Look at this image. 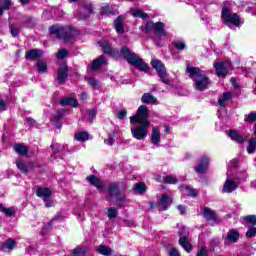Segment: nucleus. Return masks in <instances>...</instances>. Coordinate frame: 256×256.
<instances>
[{
  "label": "nucleus",
  "mask_w": 256,
  "mask_h": 256,
  "mask_svg": "<svg viewBox=\"0 0 256 256\" xmlns=\"http://www.w3.org/2000/svg\"><path fill=\"white\" fill-rule=\"evenodd\" d=\"M99 45L102 47L106 55H110L114 59H120L122 55L127 63L133 65V67H136V69H139V71H144V73L149 72V65L143 62V59H141L135 53L131 52V49H129L127 46L122 47L121 51L119 52V50L116 48L111 47L109 41L105 39L101 40Z\"/></svg>",
  "instance_id": "nucleus-1"
},
{
  "label": "nucleus",
  "mask_w": 256,
  "mask_h": 256,
  "mask_svg": "<svg viewBox=\"0 0 256 256\" xmlns=\"http://www.w3.org/2000/svg\"><path fill=\"white\" fill-rule=\"evenodd\" d=\"M149 117V108L145 105L139 106L136 115L130 117L132 137L138 141H143L149 135V127L151 122L147 120ZM138 123V124H134Z\"/></svg>",
  "instance_id": "nucleus-2"
},
{
  "label": "nucleus",
  "mask_w": 256,
  "mask_h": 256,
  "mask_svg": "<svg viewBox=\"0 0 256 256\" xmlns=\"http://www.w3.org/2000/svg\"><path fill=\"white\" fill-rule=\"evenodd\" d=\"M186 71L189 73V77L195 81L197 91H205L211 85V80L201 69L187 66Z\"/></svg>",
  "instance_id": "nucleus-3"
},
{
  "label": "nucleus",
  "mask_w": 256,
  "mask_h": 256,
  "mask_svg": "<svg viewBox=\"0 0 256 256\" xmlns=\"http://www.w3.org/2000/svg\"><path fill=\"white\" fill-rule=\"evenodd\" d=\"M51 35H55L58 39H62L63 41H69L72 37H77L79 35V31L71 26H52L49 29Z\"/></svg>",
  "instance_id": "nucleus-4"
},
{
  "label": "nucleus",
  "mask_w": 256,
  "mask_h": 256,
  "mask_svg": "<svg viewBox=\"0 0 256 256\" xmlns=\"http://www.w3.org/2000/svg\"><path fill=\"white\" fill-rule=\"evenodd\" d=\"M221 21H223L224 25L231 29V26L241 27L243 25V20L241 16L237 13H231V10L227 7H223L221 11Z\"/></svg>",
  "instance_id": "nucleus-5"
},
{
  "label": "nucleus",
  "mask_w": 256,
  "mask_h": 256,
  "mask_svg": "<svg viewBox=\"0 0 256 256\" xmlns=\"http://www.w3.org/2000/svg\"><path fill=\"white\" fill-rule=\"evenodd\" d=\"M142 32L149 33L154 31V41H157V37H167V31H165V24L163 22L148 21L145 26L141 27Z\"/></svg>",
  "instance_id": "nucleus-6"
},
{
  "label": "nucleus",
  "mask_w": 256,
  "mask_h": 256,
  "mask_svg": "<svg viewBox=\"0 0 256 256\" xmlns=\"http://www.w3.org/2000/svg\"><path fill=\"white\" fill-rule=\"evenodd\" d=\"M52 193L53 192H51V189L49 188L39 187L36 190L37 197L44 200L45 207H53V200L51 199Z\"/></svg>",
  "instance_id": "nucleus-7"
},
{
  "label": "nucleus",
  "mask_w": 256,
  "mask_h": 256,
  "mask_svg": "<svg viewBox=\"0 0 256 256\" xmlns=\"http://www.w3.org/2000/svg\"><path fill=\"white\" fill-rule=\"evenodd\" d=\"M202 215L204 219H206L208 225H211L212 227H215V225H218L219 218L217 217V214L211 208L205 207L202 209Z\"/></svg>",
  "instance_id": "nucleus-8"
},
{
  "label": "nucleus",
  "mask_w": 256,
  "mask_h": 256,
  "mask_svg": "<svg viewBox=\"0 0 256 256\" xmlns=\"http://www.w3.org/2000/svg\"><path fill=\"white\" fill-rule=\"evenodd\" d=\"M214 67L216 69V74L218 75V77H225V75H227V73L231 69V62H217L216 64H214Z\"/></svg>",
  "instance_id": "nucleus-9"
},
{
  "label": "nucleus",
  "mask_w": 256,
  "mask_h": 256,
  "mask_svg": "<svg viewBox=\"0 0 256 256\" xmlns=\"http://www.w3.org/2000/svg\"><path fill=\"white\" fill-rule=\"evenodd\" d=\"M151 65L153 69L157 71V75L159 77H166L167 76V69L165 68V64L161 62L159 59H153L151 61Z\"/></svg>",
  "instance_id": "nucleus-10"
},
{
  "label": "nucleus",
  "mask_w": 256,
  "mask_h": 256,
  "mask_svg": "<svg viewBox=\"0 0 256 256\" xmlns=\"http://www.w3.org/2000/svg\"><path fill=\"white\" fill-rule=\"evenodd\" d=\"M17 247V241L13 238H8L6 241L2 242L0 245V251H4V253H9V251H13Z\"/></svg>",
  "instance_id": "nucleus-11"
},
{
  "label": "nucleus",
  "mask_w": 256,
  "mask_h": 256,
  "mask_svg": "<svg viewBox=\"0 0 256 256\" xmlns=\"http://www.w3.org/2000/svg\"><path fill=\"white\" fill-rule=\"evenodd\" d=\"M207 169H209V157L204 155L201 157L199 164L196 166V173H206Z\"/></svg>",
  "instance_id": "nucleus-12"
},
{
  "label": "nucleus",
  "mask_w": 256,
  "mask_h": 256,
  "mask_svg": "<svg viewBox=\"0 0 256 256\" xmlns=\"http://www.w3.org/2000/svg\"><path fill=\"white\" fill-rule=\"evenodd\" d=\"M81 11H84V13H80V19H87L93 13V4L89 1H84Z\"/></svg>",
  "instance_id": "nucleus-13"
},
{
  "label": "nucleus",
  "mask_w": 256,
  "mask_h": 256,
  "mask_svg": "<svg viewBox=\"0 0 256 256\" xmlns=\"http://www.w3.org/2000/svg\"><path fill=\"white\" fill-rule=\"evenodd\" d=\"M239 185L237 182L233 181V179H226L224 186L222 188L223 193H233V191H236Z\"/></svg>",
  "instance_id": "nucleus-14"
},
{
  "label": "nucleus",
  "mask_w": 256,
  "mask_h": 256,
  "mask_svg": "<svg viewBox=\"0 0 256 256\" xmlns=\"http://www.w3.org/2000/svg\"><path fill=\"white\" fill-rule=\"evenodd\" d=\"M179 245H181L187 253H191V251L193 250V246L189 241V237H186V234H183V232L180 233Z\"/></svg>",
  "instance_id": "nucleus-15"
},
{
  "label": "nucleus",
  "mask_w": 256,
  "mask_h": 256,
  "mask_svg": "<svg viewBox=\"0 0 256 256\" xmlns=\"http://www.w3.org/2000/svg\"><path fill=\"white\" fill-rule=\"evenodd\" d=\"M173 199L171 196L164 194L158 202L159 211H167V205H171Z\"/></svg>",
  "instance_id": "nucleus-16"
},
{
  "label": "nucleus",
  "mask_w": 256,
  "mask_h": 256,
  "mask_svg": "<svg viewBox=\"0 0 256 256\" xmlns=\"http://www.w3.org/2000/svg\"><path fill=\"white\" fill-rule=\"evenodd\" d=\"M39 57H43V50H40V49L28 50L25 55V59H31L32 61H35V59H39Z\"/></svg>",
  "instance_id": "nucleus-17"
},
{
  "label": "nucleus",
  "mask_w": 256,
  "mask_h": 256,
  "mask_svg": "<svg viewBox=\"0 0 256 256\" xmlns=\"http://www.w3.org/2000/svg\"><path fill=\"white\" fill-rule=\"evenodd\" d=\"M239 231L235 230V229H231L227 232L226 235V241L228 243H237L239 241Z\"/></svg>",
  "instance_id": "nucleus-18"
},
{
  "label": "nucleus",
  "mask_w": 256,
  "mask_h": 256,
  "mask_svg": "<svg viewBox=\"0 0 256 256\" xmlns=\"http://www.w3.org/2000/svg\"><path fill=\"white\" fill-rule=\"evenodd\" d=\"M151 143H153V145H159V143H161V131L157 126H153L152 128Z\"/></svg>",
  "instance_id": "nucleus-19"
},
{
  "label": "nucleus",
  "mask_w": 256,
  "mask_h": 256,
  "mask_svg": "<svg viewBox=\"0 0 256 256\" xmlns=\"http://www.w3.org/2000/svg\"><path fill=\"white\" fill-rule=\"evenodd\" d=\"M69 73V69L67 68V66H61L58 69V81L61 85H63V83H65V81H67V77Z\"/></svg>",
  "instance_id": "nucleus-20"
},
{
  "label": "nucleus",
  "mask_w": 256,
  "mask_h": 256,
  "mask_svg": "<svg viewBox=\"0 0 256 256\" xmlns=\"http://www.w3.org/2000/svg\"><path fill=\"white\" fill-rule=\"evenodd\" d=\"M60 105H62V107H65L67 105H69L70 107H79V101H77V98L65 97L60 101Z\"/></svg>",
  "instance_id": "nucleus-21"
},
{
  "label": "nucleus",
  "mask_w": 256,
  "mask_h": 256,
  "mask_svg": "<svg viewBox=\"0 0 256 256\" xmlns=\"http://www.w3.org/2000/svg\"><path fill=\"white\" fill-rule=\"evenodd\" d=\"M242 225L248 227V225H252V227H256V215H247L240 219Z\"/></svg>",
  "instance_id": "nucleus-22"
},
{
  "label": "nucleus",
  "mask_w": 256,
  "mask_h": 256,
  "mask_svg": "<svg viewBox=\"0 0 256 256\" xmlns=\"http://www.w3.org/2000/svg\"><path fill=\"white\" fill-rule=\"evenodd\" d=\"M231 99H232L231 92H224L222 96H220V98L218 99V105L220 107H227V103H229Z\"/></svg>",
  "instance_id": "nucleus-23"
},
{
  "label": "nucleus",
  "mask_w": 256,
  "mask_h": 256,
  "mask_svg": "<svg viewBox=\"0 0 256 256\" xmlns=\"http://www.w3.org/2000/svg\"><path fill=\"white\" fill-rule=\"evenodd\" d=\"M141 101L146 105H155V103H157V99L151 93H144L141 97Z\"/></svg>",
  "instance_id": "nucleus-24"
},
{
  "label": "nucleus",
  "mask_w": 256,
  "mask_h": 256,
  "mask_svg": "<svg viewBox=\"0 0 256 256\" xmlns=\"http://www.w3.org/2000/svg\"><path fill=\"white\" fill-rule=\"evenodd\" d=\"M228 135H229L230 139H232V141H235V143H244L245 142V138H243V135L239 134V132H237V130H230L228 132Z\"/></svg>",
  "instance_id": "nucleus-25"
},
{
  "label": "nucleus",
  "mask_w": 256,
  "mask_h": 256,
  "mask_svg": "<svg viewBox=\"0 0 256 256\" xmlns=\"http://www.w3.org/2000/svg\"><path fill=\"white\" fill-rule=\"evenodd\" d=\"M108 193L111 197H117L121 193V189L117 183L112 182L108 186Z\"/></svg>",
  "instance_id": "nucleus-26"
},
{
  "label": "nucleus",
  "mask_w": 256,
  "mask_h": 256,
  "mask_svg": "<svg viewBox=\"0 0 256 256\" xmlns=\"http://www.w3.org/2000/svg\"><path fill=\"white\" fill-rule=\"evenodd\" d=\"M87 181L90 185L97 187V189H103V182L99 180L95 175L87 176Z\"/></svg>",
  "instance_id": "nucleus-27"
},
{
  "label": "nucleus",
  "mask_w": 256,
  "mask_h": 256,
  "mask_svg": "<svg viewBox=\"0 0 256 256\" xmlns=\"http://www.w3.org/2000/svg\"><path fill=\"white\" fill-rule=\"evenodd\" d=\"M106 63H107V60L105 59V56L98 57L97 59H95L92 62V69H93V71H97V69H100Z\"/></svg>",
  "instance_id": "nucleus-28"
},
{
  "label": "nucleus",
  "mask_w": 256,
  "mask_h": 256,
  "mask_svg": "<svg viewBox=\"0 0 256 256\" xmlns=\"http://www.w3.org/2000/svg\"><path fill=\"white\" fill-rule=\"evenodd\" d=\"M13 149L16 153H18V155H21L22 157H25V155L29 153V149H27L23 144H15Z\"/></svg>",
  "instance_id": "nucleus-29"
},
{
  "label": "nucleus",
  "mask_w": 256,
  "mask_h": 256,
  "mask_svg": "<svg viewBox=\"0 0 256 256\" xmlns=\"http://www.w3.org/2000/svg\"><path fill=\"white\" fill-rule=\"evenodd\" d=\"M114 27L117 33H124L125 29H123V17L119 16L114 21Z\"/></svg>",
  "instance_id": "nucleus-30"
},
{
  "label": "nucleus",
  "mask_w": 256,
  "mask_h": 256,
  "mask_svg": "<svg viewBox=\"0 0 256 256\" xmlns=\"http://www.w3.org/2000/svg\"><path fill=\"white\" fill-rule=\"evenodd\" d=\"M0 213H4V215H7V217H12V215H15V208H7L5 205L0 204Z\"/></svg>",
  "instance_id": "nucleus-31"
},
{
  "label": "nucleus",
  "mask_w": 256,
  "mask_h": 256,
  "mask_svg": "<svg viewBox=\"0 0 256 256\" xmlns=\"http://www.w3.org/2000/svg\"><path fill=\"white\" fill-rule=\"evenodd\" d=\"M74 137H75L76 141H80L81 143H83L85 141H89V134L84 131L76 132Z\"/></svg>",
  "instance_id": "nucleus-32"
},
{
  "label": "nucleus",
  "mask_w": 256,
  "mask_h": 256,
  "mask_svg": "<svg viewBox=\"0 0 256 256\" xmlns=\"http://www.w3.org/2000/svg\"><path fill=\"white\" fill-rule=\"evenodd\" d=\"M131 13H132L133 17H139L140 19H147L149 17V15L147 13L143 12L139 8L132 9Z\"/></svg>",
  "instance_id": "nucleus-33"
},
{
  "label": "nucleus",
  "mask_w": 256,
  "mask_h": 256,
  "mask_svg": "<svg viewBox=\"0 0 256 256\" xmlns=\"http://www.w3.org/2000/svg\"><path fill=\"white\" fill-rule=\"evenodd\" d=\"M97 251L100 253V255L109 256L113 253V250L109 246L100 245L97 248Z\"/></svg>",
  "instance_id": "nucleus-34"
},
{
  "label": "nucleus",
  "mask_w": 256,
  "mask_h": 256,
  "mask_svg": "<svg viewBox=\"0 0 256 256\" xmlns=\"http://www.w3.org/2000/svg\"><path fill=\"white\" fill-rule=\"evenodd\" d=\"M16 167H18L19 171H21V173H24L25 175L29 173V167L27 166V164H25V162H23V160H16Z\"/></svg>",
  "instance_id": "nucleus-35"
},
{
  "label": "nucleus",
  "mask_w": 256,
  "mask_h": 256,
  "mask_svg": "<svg viewBox=\"0 0 256 256\" xmlns=\"http://www.w3.org/2000/svg\"><path fill=\"white\" fill-rule=\"evenodd\" d=\"M255 150H256V138H251L248 141L247 153L249 155H252V153H255Z\"/></svg>",
  "instance_id": "nucleus-36"
},
{
  "label": "nucleus",
  "mask_w": 256,
  "mask_h": 256,
  "mask_svg": "<svg viewBox=\"0 0 256 256\" xmlns=\"http://www.w3.org/2000/svg\"><path fill=\"white\" fill-rule=\"evenodd\" d=\"M36 66L39 73H47V62L44 60H38Z\"/></svg>",
  "instance_id": "nucleus-37"
},
{
  "label": "nucleus",
  "mask_w": 256,
  "mask_h": 256,
  "mask_svg": "<svg viewBox=\"0 0 256 256\" xmlns=\"http://www.w3.org/2000/svg\"><path fill=\"white\" fill-rule=\"evenodd\" d=\"M173 45H174L175 49H177L178 51H183L187 47V44L185 43V40H183V39L174 41Z\"/></svg>",
  "instance_id": "nucleus-38"
},
{
  "label": "nucleus",
  "mask_w": 256,
  "mask_h": 256,
  "mask_svg": "<svg viewBox=\"0 0 256 256\" xmlns=\"http://www.w3.org/2000/svg\"><path fill=\"white\" fill-rule=\"evenodd\" d=\"M221 245V240L219 238H212L209 241V250L215 251V248L219 247Z\"/></svg>",
  "instance_id": "nucleus-39"
},
{
  "label": "nucleus",
  "mask_w": 256,
  "mask_h": 256,
  "mask_svg": "<svg viewBox=\"0 0 256 256\" xmlns=\"http://www.w3.org/2000/svg\"><path fill=\"white\" fill-rule=\"evenodd\" d=\"M182 189L186 192V195H189L190 197H197L199 192L195 188H191L189 186H183Z\"/></svg>",
  "instance_id": "nucleus-40"
},
{
  "label": "nucleus",
  "mask_w": 256,
  "mask_h": 256,
  "mask_svg": "<svg viewBox=\"0 0 256 256\" xmlns=\"http://www.w3.org/2000/svg\"><path fill=\"white\" fill-rule=\"evenodd\" d=\"M85 253H87V249L81 246H78L72 250V256H85Z\"/></svg>",
  "instance_id": "nucleus-41"
},
{
  "label": "nucleus",
  "mask_w": 256,
  "mask_h": 256,
  "mask_svg": "<svg viewBox=\"0 0 256 256\" xmlns=\"http://www.w3.org/2000/svg\"><path fill=\"white\" fill-rule=\"evenodd\" d=\"M145 189H146V186H145V183L143 182H139L134 185V192L138 193L139 195H141L142 193H145Z\"/></svg>",
  "instance_id": "nucleus-42"
},
{
  "label": "nucleus",
  "mask_w": 256,
  "mask_h": 256,
  "mask_svg": "<svg viewBox=\"0 0 256 256\" xmlns=\"http://www.w3.org/2000/svg\"><path fill=\"white\" fill-rule=\"evenodd\" d=\"M101 15H115V10L109 5L103 6L100 10Z\"/></svg>",
  "instance_id": "nucleus-43"
},
{
  "label": "nucleus",
  "mask_w": 256,
  "mask_h": 256,
  "mask_svg": "<svg viewBox=\"0 0 256 256\" xmlns=\"http://www.w3.org/2000/svg\"><path fill=\"white\" fill-rule=\"evenodd\" d=\"M244 121H246L247 123H255L256 111H252L249 114L245 115Z\"/></svg>",
  "instance_id": "nucleus-44"
},
{
  "label": "nucleus",
  "mask_w": 256,
  "mask_h": 256,
  "mask_svg": "<svg viewBox=\"0 0 256 256\" xmlns=\"http://www.w3.org/2000/svg\"><path fill=\"white\" fill-rule=\"evenodd\" d=\"M34 25H35V19L31 17H25L22 22L23 27H34Z\"/></svg>",
  "instance_id": "nucleus-45"
},
{
  "label": "nucleus",
  "mask_w": 256,
  "mask_h": 256,
  "mask_svg": "<svg viewBox=\"0 0 256 256\" xmlns=\"http://www.w3.org/2000/svg\"><path fill=\"white\" fill-rule=\"evenodd\" d=\"M164 183H168L170 185H175V183H178L179 179H177L176 176L168 175L163 178Z\"/></svg>",
  "instance_id": "nucleus-46"
},
{
  "label": "nucleus",
  "mask_w": 256,
  "mask_h": 256,
  "mask_svg": "<svg viewBox=\"0 0 256 256\" xmlns=\"http://www.w3.org/2000/svg\"><path fill=\"white\" fill-rule=\"evenodd\" d=\"M247 239H253V237H256V227L250 226L248 227V230L246 232Z\"/></svg>",
  "instance_id": "nucleus-47"
},
{
  "label": "nucleus",
  "mask_w": 256,
  "mask_h": 256,
  "mask_svg": "<svg viewBox=\"0 0 256 256\" xmlns=\"http://www.w3.org/2000/svg\"><path fill=\"white\" fill-rule=\"evenodd\" d=\"M97 116V111L95 110H87L86 117L90 123H93V119Z\"/></svg>",
  "instance_id": "nucleus-48"
},
{
  "label": "nucleus",
  "mask_w": 256,
  "mask_h": 256,
  "mask_svg": "<svg viewBox=\"0 0 256 256\" xmlns=\"http://www.w3.org/2000/svg\"><path fill=\"white\" fill-rule=\"evenodd\" d=\"M196 256H209V250H207V246L203 245L198 249Z\"/></svg>",
  "instance_id": "nucleus-49"
},
{
  "label": "nucleus",
  "mask_w": 256,
  "mask_h": 256,
  "mask_svg": "<svg viewBox=\"0 0 256 256\" xmlns=\"http://www.w3.org/2000/svg\"><path fill=\"white\" fill-rule=\"evenodd\" d=\"M115 197H116V202L118 203V205H123V203L125 202V199H127V196L123 192H120Z\"/></svg>",
  "instance_id": "nucleus-50"
},
{
  "label": "nucleus",
  "mask_w": 256,
  "mask_h": 256,
  "mask_svg": "<svg viewBox=\"0 0 256 256\" xmlns=\"http://www.w3.org/2000/svg\"><path fill=\"white\" fill-rule=\"evenodd\" d=\"M88 84L93 87V89H99V80L95 78H88Z\"/></svg>",
  "instance_id": "nucleus-51"
},
{
  "label": "nucleus",
  "mask_w": 256,
  "mask_h": 256,
  "mask_svg": "<svg viewBox=\"0 0 256 256\" xmlns=\"http://www.w3.org/2000/svg\"><path fill=\"white\" fill-rule=\"evenodd\" d=\"M104 143H105L106 145H114V143H115V133H113V134H108V138H106V139L104 140Z\"/></svg>",
  "instance_id": "nucleus-52"
},
{
  "label": "nucleus",
  "mask_w": 256,
  "mask_h": 256,
  "mask_svg": "<svg viewBox=\"0 0 256 256\" xmlns=\"http://www.w3.org/2000/svg\"><path fill=\"white\" fill-rule=\"evenodd\" d=\"M51 149L55 152V153H61V151H63V149H65V146L61 145V144H52L51 145Z\"/></svg>",
  "instance_id": "nucleus-53"
},
{
  "label": "nucleus",
  "mask_w": 256,
  "mask_h": 256,
  "mask_svg": "<svg viewBox=\"0 0 256 256\" xmlns=\"http://www.w3.org/2000/svg\"><path fill=\"white\" fill-rule=\"evenodd\" d=\"M65 113H67V111H65V109L58 110L55 114L56 121L63 119V117H65Z\"/></svg>",
  "instance_id": "nucleus-54"
},
{
  "label": "nucleus",
  "mask_w": 256,
  "mask_h": 256,
  "mask_svg": "<svg viewBox=\"0 0 256 256\" xmlns=\"http://www.w3.org/2000/svg\"><path fill=\"white\" fill-rule=\"evenodd\" d=\"M0 5L3 11H5L11 7V0H0Z\"/></svg>",
  "instance_id": "nucleus-55"
},
{
  "label": "nucleus",
  "mask_w": 256,
  "mask_h": 256,
  "mask_svg": "<svg viewBox=\"0 0 256 256\" xmlns=\"http://www.w3.org/2000/svg\"><path fill=\"white\" fill-rule=\"evenodd\" d=\"M116 117L117 119H120L121 121H123V119H125L127 117V110H120L116 113Z\"/></svg>",
  "instance_id": "nucleus-56"
},
{
  "label": "nucleus",
  "mask_w": 256,
  "mask_h": 256,
  "mask_svg": "<svg viewBox=\"0 0 256 256\" xmlns=\"http://www.w3.org/2000/svg\"><path fill=\"white\" fill-rule=\"evenodd\" d=\"M67 49L65 48H62L58 51V54H57V59H65V57H67Z\"/></svg>",
  "instance_id": "nucleus-57"
},
{
  "label": "nucleus",
  "mask_w": 256,
  "mask_h": 256,
  "mask_svg": "<svg viewBox=\"0 0 256 256\" xmlns=\"http://www.w3.org/2000/svg\"><path fill=\"white\" fill-rule=\"evenodd\" d=\"M108 217H109V219H115V217H117V209L109 208L108 209Z\"/></svg>",
  "instance_id": "nucleus-58"
},
{
  "label": "nucleus",
  "mask_w": 256,
  "mask_h": 256,
  "mask_svg": "<svg viewBox=\"0 0 256 256\" xmlns=\"http://www.w3.org/2000/svg\"><path fill=\"white\" fill-rule=\"evenodd\" d=\"M10 33L12 35V37H19V28L10 25Z\"/></svg>",
  "instance_id": "nucleus-59"
},
{
  "label": "nucleus",
  "mask_w": 256,
  "mask_h": 256,
  "mask_svg": "<svg viewBox=\"0 0 256 256\" xmlns=\"http://www.w3.org/2000/svg\"><path fill=\"white\" fill-rule=\"evenodd\" d=\"M168 256H181V253H179V250H177V248H170L168 250Z\"/></svg>",
  "instance_id": "nucleus-60"
},
{
  "label": "nucleus",
  "mask_w": 256,
  "mask_h": 256,
  "mask_svg": "<svg viewBox=\"0 0 256 256\" xmlns=\"http://www.w3.org/2000/svg\"><path fill=\"white\" fill-rule=\"evenodd\" d=\"M181 233L183 235H186V237H189V229L188 228H181L179 231V237H181Z\"/></svg>",
  "instance_id": "nucleus-61"
},
{
  "label": "nucleus",
  "mask_w": 256,
  "mask_h": 256,
  "mask_svg": "<svg viewBox=\"0 0 256 256\" xmlns=\"http://www.w3.org/2000/svg\"><path fill=\"white\" fill-rule=\"evenodd\" d=\"M7 109V104L5 101L0 100V111H5Z\"/></svg>",
  "instance_id": "nucleus-62"
},
{
  "label": "nucleus",
  "mask_w": 256,
  "mask_h": 256,
  "mask_svg": "<svg viewBox=\"0 0 256 256\" xmlns=\"http://www.w3.org/2000/svg\"><path fill=\"white\" fill-rule=\"evenodd\" d=\"M160 78H161V82L164 83L165 85H171V81L165 78V76Z\"/></svg>",
  "instance_id": "nucleus-63"
},
{
  "label": "nucleus",
  "mask_w": 256,
  "mask_h": 256,
  "mask_svg": "<svg viewBox=\"0 0 256 256\" xmlns=\"http://www.w3.org/2000/svg\"><path fill=\"white\" fill-rule=\"evenodd\" d=\"M178 211L181 213V215H185V206L179 205L178 206Z\"/></svg>",
  "instance_id": "nucleus-64"
}]
</instances>
